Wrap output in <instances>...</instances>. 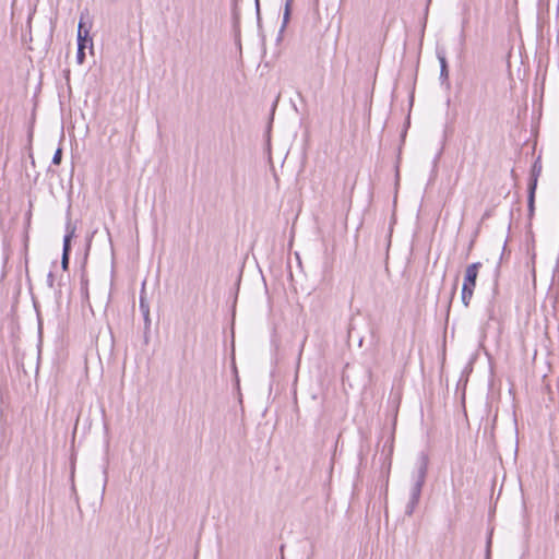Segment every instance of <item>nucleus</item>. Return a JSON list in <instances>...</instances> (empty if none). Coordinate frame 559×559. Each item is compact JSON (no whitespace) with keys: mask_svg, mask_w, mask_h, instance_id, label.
I'll return each instance as SVG.
<instances>
[{"mask_svg":"<svg viewBox=\"0 0 559 559\" xmlns=\"http://www.w3.org/2000/svg\"><path fill=\"white\" fill-rule=\"evenodd\" d=\"M306 340H307V337H305V340L301 343V346H300V349H299V353H298V358H297V366H299V364H300V359H301V355H302V350H304V347H305Z\"/></svg>","mask_w":559,"mask_h":559,"instance_id":"ddd939ff","label":"nucleus"},{"mask_svg":"<svg viewBox=\"0 0 559 559\" xmlns=\"http://www.w3.org/2000/svg\"><path fill=\"white\" fill-rule=\"evenodd\" d=\"M427 469H428L427 462L423 461L420 463V465L417 469V474L414 478V483L411 488L409 500L405 508V514L408 516H411L414 513L416 507L418 506L420 495H421V489H423V486L426 480Z\"/></svg>","mask_w":559,"mask_h":559,"instance_id":"f257e3e1","label":"nucleus"},{"mask_svg":"<svg viewBox=\"0 0 559 559\" xmlns=\"http://www.w3.org/2000/svg\"><path fill=\"white\" fill-rule=\"evenodd\" d=\"M53 281H55L53 274H52V272H50L47 276V284L49 285V287L53 286Z\"/></svg>","mask_w":559,"mask_h":559,"instance_id":"4468645a","label":"nucleus"},{"mask_svg":"<svg viewBox=\"0 0 559 559\" xmlns=\"http://www.w3.org/2000/svg\"><path fill=\"white\" fill-rule=\"evenodd\" d=\"M438 60L440 62V78L443 80H448L449 78V69L445 59V55L442 51L437 52Z\"/></svg>","mask_w":559,"mask_h":559,"instance_id":"39448f33","label":"nucleus"},{"mask_svg":"<svg viewBox=\"0 0 559 559\" xmlns=\"http://www.w3.org/2000/svg\"><path fill=\"white\" fill-rule=\"evenodd\" d=\"M293 1L294 0H286L285 2V11H284V16H283V25L285 26L288 21H289V16H290V9H292V4H293Z\"/></svg>","mask_w":559,"mask_h":559,"instance_id":"6e6552de","label":"nucleus"},{"mask_svg":"<svg viewBox=\"0 0 559 559\" xmlns=\"http://www.w3.org/2000/svg\"><path fill=\"white\" fill-rule=\"evenodd\" d=\"M84 49H85V44L78 45L76 58H78V62L79 63H83V61H84V58H85Z\"/></svg>","mask_w":559,"mask_h":559,"instance_id":"9d476101","label":"nucleus"},{"mask_svg":"<svg viewBox=\"0 0 559 559\" xmlns=\"http://www.w3.org/2000/svg\"><path fill=\"white\" fill-rule=\"evenodd\" d=\"M69 255L70 254H62L61 265H62L63 270H68V266H69Z\"/></svg>","mask_w":559,"mask_h":559,"instance_id":"f8f14e48","label":"nucleus"},{"mask_svg":"<svg viewBox=\"0 0 559 559\" xmlns=\"http://www.w3.org/2000/svg\"><path fill=\"white\" fill-rule=\"evenodd\" d=\"M486 559H490V540L488 542V545H487V556H486Z\"/></svg>","mask_w":559,"mask_h":559,"instance_id":"2eb2a0df","label":"nucleus"},{"mask_svg":"<svg viewBox=\"0 0 559 559\" xmlns=\"http://www.w3.org/2000/svg\"><path fill=\"white\" fill-rule=\"evenodd\" d=\"M481 266L483 264L480 262H474L465 269L461 296L462 302L464 304L465 307L469 306L471 299L474 294V289L476 287L478 272Z\"/></svg>","mask_w":559,"mask_h":559,"instance_id":"f03ea898","label":"nucleus"},{"mask_svg":"<svg viewBox=\"0 0 559 559\" xmlns=\"http://www.w3.org/2000/svg\"><path fill=\"white\" fill-rule=\"evenodd\" d=\"M71 237H72V233H69L64 236L63 238V250H62V254H70V250H71V247H70V241H71Z\"/></svg>","mask_w":559,"mask_h":559,"instance_id":"1a4fd4ad","label":"nucleus"},{"mask_svg":"<svg viewBox=\"0 0 559 559\" xmlns=\"http://www.w3.org/2000/svg\"><path fill=\"white\" fill-rule=\"evenodd\" d=\"M61 159H62V148L58 147L53 154L52 164L59 165L61 163Z\"/></svg>","mask_w":559,"mask_h":559,"instance_id":"9b49d317","label":"nucleus"},{"mask_svg":"<svg viewBox=\"0 0 559 559\" xmlns=\"http://www.w3.org/2000/svg\"><path fill=\"white\" fill-rule=\"evenodd\" d=\"M540 173H542V163H540V157H538L532 166L530 182H534V180L537 181Z\"/></svg>","mask_w":559,"mask_h":559,"instance_id":"0eeeda50","label":"nucleus"},{"mask_svg":"<svg viewBox=\"0 0 559 559\" xmlns=\"http://www.w3.org/2000/svg\"><path fill=\"white\" fill-rule=\"evenodd\" d=\"M90 29L85 27L83 19H81L78 27V45L86 44L87 41L92 43V39L88 36Z\"/></svg>","mask_w":559,"mask_h":559,"instance_id":"20e7f679","label":"nucleus"},{"mask_svg":"<svg viewBox=\"0 0 559 559\" xmlns=\"http://www.w3.org/2000/svg\"><path fill=\"white\" fill-rule=\"evenodd\" d=\"M139 308L143 314L144 330H145V332H148L151 329L150 305H148V301L144 294V287L142 288L141 294H140Z\"/></svg>","mask_w":559,"mask_h":559,"instance_id":"7ed1b4c3","label":"nucleus"},{"mask_svg":"<svg viewBox=\"0 0 559 559\" xmlns=\"http://www.w3.org/2000/svg\"><path fill=\"white\" fill-rule=\"evenodd\" d=\"M535 191H536V180H534V182L528 183V211L531 214L534 212Z\"/></svg>","mask_w":559,"mask_h":559,"instance_id":"423d86ee","label":"nucleus"}]
</instances>
